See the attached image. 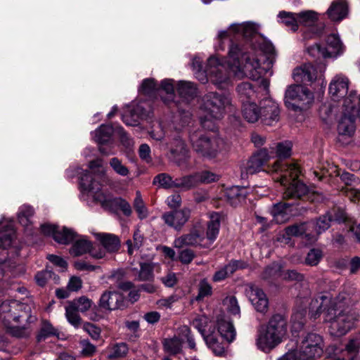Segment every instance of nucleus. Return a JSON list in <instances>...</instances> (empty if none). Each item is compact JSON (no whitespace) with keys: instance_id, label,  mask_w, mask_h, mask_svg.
Listing matches in <instances>:
<instances>
[{"instance_id":"f257e3e1","label":"nucleus","mask_w":360,"mask_h":360,"mask_svg":"<svg viewBox=\"0 0 360 360\" xmlns=\"http://www.w3.org/2000/svg\"><path fill=\"white\" fill-rule=\"evenodd\" d=\"M261 25L249 21V89L264 98L259 104L249 102V123L259 120L273 126L279 120L280 109L276 102L267 98L269 76L276 51L273 44L259 32Z\"/></svg>"},{"instance_id":"f03ea898","label":"nucleus","mask_w":360,"mask_h":360,"mask_svg":"<svg viewBox=\"0 0 360 360\" xmlns=\"http://www.w3.org/2000/svg\"><path fill=\"white\" fill-rule=\"evenodd\" d=\"M318 300H312L310 304L311 317L317 319L321 313L323 321L328 324L331 335L342 337L349 333L360 320V314L353 308L349 298L345 294H326Z\"/></svg>"},{"instance_id":"7ed1b4c3","label":"nucleus","mask_w":360,"mask_h":360,"mask_svg":"<svg viewBox=\"0 0 360 360\" xmlns=\"http://www.w3.org/2000/svg\"><path fill=\"white\" fill-rule=\"evenodd\" d=\"M248 22L231 25L226 30H221L217 34L219 49L224 51L225 40H229L227 65L235 77L241 79L246 75L248 47L245 45Z\"/></svg>"},{"instance_id":"20e7f679","label":"nucleus","mask_w":360,"mask_h":360,"mask_svg":"<svg viewBox=\"0 0 360 360\" xmlns=\"http://www.w3.org/2000/svg\"><path fill=\"white\" fill-rule=\"evenodd\" d=\"M287 336V317L281 314H275L266 325L259 328L255 342L259 349L269 352L283 342Z\"/></svg>"},{"instance_id":"39448f33","label":"nucleus","mask_w":360,"mask_h":360,"mask_svg":"<svg viewBox=\"0 0 360 360\" xmlns=\"http://www.w3.org/2000/svg\"><path fill=\"white\" fill-rule=\"evenodd\" d=\"M31 308L29 305L16 300L4 301L0 303V314L6 326L11 329L13 336L18 338L27 337L30 330L25 326L20 327L12 325V321L32 323L36 318L30 314Z\"/></svg>"},{"instance_id":"423d86ee","label":"nucleus","mask_w":360,"mask_h":360,"mask_svg":"<svg viewBox=\"0 0 360 360\" xmlns=\"http://www.w3.org/2000/svg\"><path fill=\"white\" fill-rule=\"evenodd\" d=\"M188 138L193 151L203 158L214 159L221 150L223 140L218 134H211L203 129H192L189 131Z\"/></svg>"},{"instance_id":"0eeeda50","label":"nucleus","mask_w":360,"mask_h":360,"mask_svg":"<svg viewBox=\"0 0 360 360\" xmlns=\"http://www.w3.org/2000/svg\"><path fill=\"white\" fill-rule=\"evenodd\" d=\"M273 170L281 172V184L285 185L289 181L288 178L291 180L283 193L285 198H300L307 193V186L297 180L300 170L296 164L282 165L281 161L278 160L273 165Z\"/></svg>"},{"instance_id":"6e6552de","label":"nucleus","mask_w":360,"mask_h":360,"mask_svg":"<svg viewBox=\"0 0 360 360\" xmlns=\"http://www.w3.org/2000/svg\"><path fill=\"white\" fill-rule=\"evenodd\" d=\"M356 116L360 117V94L357 95L356 91H351L344 99L343 115L338 125L340 135L351 136L354 134Z\"/></svg>"},{"instance_id":"1a4fd4ad","label":"nucleus","mask_w":360,"mask_h":360,"mask_svg":"<svg viewBox=\"0 0 360 360\" xmlns=\"http://www.w3.org/2000/svg\"><path fill=\"white\" fill-rule=\"evenodd\" d=\"M314 101V95L300 84L290 85L285 90L284 103L288 110L302 112L308 109Z\"/></svg>"},{"instance_id":"9d476101","label":"nucleus","mask_w":360,"mask_h":360,"mask_svg":"<svg viewBox=\"0 0 360 360\" xmlns=\"http://www.w3.org/2000/svg\"><path fill=\"white\" fill-rule=\"evenodd\" d=\"M173 245L178 249L184 247L207 248L208 243H205L204 227L200 223L195 224L188 233L176 238Z\"/></svg>"},{"instance_id":"9b49d317","label":"nucleus","mask_w":360,"mask_h":360,"mask_svg":"<svg viewBox=\"0 0 360 360\" xmlns=\"http://www.w3.org/2000/svg\"><path fill=\"white\" fill-rule=\"evenodd\" d=\"M298 349L307 360H315L323 354V338L319 334L309 333L304 336Z\"/></svg>"},{"instance_id":"f8f14e48","label":"nucleus","mask_w":360,"mask_h":360,"mask_svg":"<svg viewBox=\"0 0 360 360\" xmlns=\"http://www.w3.org/2000/svg\"><path fill=\"white\" fill-rule=\"evenodd\" d=\"M230 104L229 98L215 92H210L204 97V108L215 120H220L224 115L225 108Z\"/></svg>"},{"instance_id":"ddd939ff","label":"nucleus","mask_w":360,"mask_h":360,"mask_svg":"<svg viewBox=\"0 0 360 360\" xmlns=\"http://www.w3.org/2000/svg\"><path fill=\"white\" fill-rule=\"evenodd\" d=\"M323 68L316 67L311 63L304 64L295 68L292 73L294 80L297 83L308 85L323 76Z\"/></svg>"},{"instance_id":"4468645a","label":"nucleus","mask_w":360,"mask_h":360,"mask_svg":"<svg viewBox=\"0 0 360 360\" xmlns=\"http://www.w3.org/2000/svg\"><path fill=\"white\" fill-rule=\"evenodd\" d=\"M205 72L206 77L208 76L212 83L219 87H221V85L226 83L229 79V73L226 67L215 56L209 58Z\"/></svg>"},{"instance_id":"2eb2a0df","label":"nucleus","mask_w":360,"mask_h":360,"mask_svg":"<svg viewBox=\"0 0 360 360\" xmlns=\"http://www.w3.org/2000/svg\"><path fill=\"white\" fill-rule=\"evenodd\" d=\"M169 144L171 161L178 166L186 165L190 159V151L184 141L179 136H176Z\"/></svg>"},{"instance_id":"dca6fc26","label":"nucleus","mask_w":360,"mask_h":360,"mask_svg":"<svg viewBox=\"0 0 360 360\" xmlns=\"http://www.w3.org/2000/svg\"><path fill=\"white\" fill-rule=\"evenodd\" d=\"M41 232L46 236H51L54 240L60 244H69L76 238V233L70 229L63 227L61 229L58 226L50 224L41 225Z\"/></svg>"},{"instance_id":"f3484780","label":"nucleus","mask_w":360,"mask_h":360,"mask_svg":"<svg viewBox=\"0 0 360 360\" xmlns=\"http://www.w3.org/2000/svg\"><path fill=\"white\" fill-rule=\"evenodd\" d=\"M191 217V210L184 207L164 213L162 219L164 222L176 231H181Z\"/></svg>"},{"instance_id":"a211bd4d","label":"nucleus","mask_w":360,"mask_h":360,"mask_svg":"<svg viewBox=\"0 0 360 360\" xmlns=\"http://www.w3.org/2000/svg\"><path fill=\"white\" fill-rule=\"evenodd\" d=\"M153 184L165 189L178 188L181 191H188L186 176L173 179L169 174L160 173L154 177Z\"/></svg>"},{"instance_id":"6ab92c4d","label":"nucleus","mask_w":360,"mask_h":360,"mask_svg":"<svg viewBox=\"0 0 360 360\" xmlns=\"http://www.w3.org/2000/svg\"><path fill=\"white\" fill-rule=\"evenodd\" d=\"M188 191L198 186L200 184H210L219 180V175L209 171L202 170L186 175Z\"/></svg>"},{"instance_id":"aec40b11","label":"nucleus","mask_w":360,"mask_h":360,"mask_svg":"<svg viewBox=\"0 0 360 360\" xmlns=\"http://www.w3.org/2000/svg\"><path fill=\"white\" fill-rule=\"evenodd\" d=\"M348 13L347 2L345 0H335L331 2L325 14L331 21L340 22L347 17Z\"/></svg>"},{"instance_id":"412c9836","label":"nucleus","mask_w":360,"mask_h":360,"mask_svg":"<svg viewBox=\"0 0 360 360\" xmlns=\"http://www.w3.org/2000/svg\"><path fill=\"white\" fill-rule=\"evenodd\" d=\"M70 252L74 257H78L86 253H89L93 257L96 259L104 257V252L102 250L94 252L92 243L84 237L77 239L73 243Z\"/></svg>"},{"instance_id":"4be33fe9","label":"nucleus","mask_w":360,"mask_h":360,"mask_svg":"<svg viewBox=\"0 0 360 360\" xmlns=\"http://www.w3.org/2000/svg\"><path fill=\"white\" fill-rule=\"evenodd\" d=\"M207 347L212 349L216 356H223L226 354V349L230 342H227L224 339H220L218 333L212 330L208 336L204 339Z\"/></svg>"},{"instance_id":"5701e85b","label":"nucleus","mask_w":360,"mask_h":360,"mask_svg":"<svg viewBox=\"0 0 360 360\" xmlns=\"http://www.w3.org/2000/svg\"><path fill=\"white\" fill-rule=\"evenodd\" d=\"M349 88V79L343 75H337L331 80L329 85V93L334 99L343 97Z\"/></svg>"},{"instance_id":"b1692460","label":"nucleus","mask_w":360,"mask_h":360,"mask_svg":"<svg viewBox=\"0 0 360 360\" xmlns=\"http://www.w3.org/2000/svg\"><path fill=\"white\" fill-rule=\"evenodd\" d=\"M314 224L311 223L296 224L286 228V233L295 237L306 238L309 243L316 240V235L311 231Z\"/></svg>"},{"instance_id":"393cba45","label":"nucleus","mask_w":360,"mask_h":360,"mask_svg":"<svg viewBox=\"0 0 360 360\" xmlns=\"http://www.w3.org/2000/svg\"><path fill=\"white\" fill-rule=\"evenodd\" d=\"M100 305L111 311L128 307V302L124 301V294H102Z\"/></svg>"},{"instance_id":"a878e982","label":"nucleus","mask_w":360,"mask_h":360,"mask_svg":"<svg viewBox=\"0 0 360 360\" xmlns=\"http://www.w3.org/2000/svg\"><path fill=\"white\" fill-rule=\"evenodd\" d=\"M271 158L266 148H262L252 154L249 160V173L253 174L261 170L263 165Z\"/></svg>"},{"instance_id":"bb28decb","label":"nucleus","mask_w":360,"mask_h":360,"mask_svg":"<svg viewBox=\"0 0 360 360\" xmlns=\"http://www.w3.org/2000/svg\"><path fill=\"white\" fill-rule=\"evenodd\" d=\"M271 158L266 148H262L252 154L249 160V173L253 174L261 170L263 165Z\"/></svg>"},{"instance_id":"cd10ccee","label":"nucleus","mask_w":360,"mask_h":360,"mask_svg":"<svg viewBox=\"0 0 360 360\" xmlns=\"http://www.w3.org/2000/svg\"><path fill=\"white\" fill-rule=\"evenodd\" d=\"M245 268V263L241 260H231L224 268L216 271L213 276V281L218 282L231 276L238 269Z\"/></svg>"},{"instance_id":"c85d7f7f","label":"nucleus","mask_w":360,"mask_h":360,"mask_svg":"<svg viewBox=\"0 0 360 360\" xmlns=\"http://www.w3.org/2000/svg\"><path fill=\"white\" fill-rule=\"evenodd\" d=\"M220 228V215L214 212L211 214L210 219L207 224L205 243H208V248L216 240Z\"/></svg>"},{"instance_id":"c756f323","label":"nucleus","mask_w":360,"mask_h":360,"mask_svg":"<svg viewBox=\"0 0 360 360\" xmlns=\"http://www.w3.org/2000/svg\"><path fill=\"white\" fill-rule=\"evenodd\" d=\"M248 195L246 187L233 186L226 191L227 201L232 206H237L241 202H245Z\"/></svg>"},{"instance_id":"7c9ffc66","label":"nucleus","mask_w":360,"mask_h":360,"mask_svg":"<svg viewBox=\"0 0 360 360\" xmlns=\"http://www.w3.org/2000/svg\"><path fill=\"white\" fill-rule=\"evenodd\" d=\"M116 127L103 124L94 131V139L98 145L110 144L112 136L115 133Z\"/></svg>"},{"instance_id":"2f4dec72","label":"nucleus","mask_w":360,"mask_h":360,"mask_svg":"<svg viewBox=\"0 0 360 360\" xmlns=\"http://www.w3.org/2000/svg\"><path fill=\"white\" fill-rule=\"evenodd\" d=\"M218 335L220 339H224L227 342H231L236 336L235 329L231 322L224 319L217 320Z\"/></svg>"},{"instance_id":"473e14b6","label":"nucleus","mask_w":360,"mask_h":360,"mask_svg":"<svg viewBox=\"0 0 360 360\" xmlns=\"http://www.w3.org/2000/svg\"><path fill=\"white\" fill-rule=\"evenodd\" d=\"M326 44L327 47L325 49L328 51L329 58L336 57L344 51V46L337 34L328 35L326 39Z\"/></svg>"},{"instance_id":"72a5a7b5","label":"nucleus","mask_w":360,"mask_h":360,"mask_svg":"<svg viewBox=\"0 0 360 360\" xmlns=\"http://www.w3.org/2000/svg\"><path fill=\"white\" fill-rule=\"evenodd\" d=\"M98 238L108 252H116L120 247V240L119 238L114 234L99 233L98 234Z\"/></svg>"},{"instance_id":"f704fd0d","label":"nucleus","mask_w":360,"mask_h":360,"mask_svg":"<svg viewBox=\"0 0 360 360\" xmlns=\"http://www.w3.org/2000/svg\"><path fill=\"white\" fill-rule=\"evenodd\" d=\"M177 91L180 97L185 100L186 103L196 96V87L190 82H179L177 86Z\"/></svg>"},{"instance_id":"c9c22d12","label":"nucleus","mask_w":360,"mask_h":360,"mask_svg":"<svg viewBox=\"0 0 360 360\" xmlns=\"http://www.w3.org/2000/svg\"><path fill=\"white\" fill-rule=\"evenodd\" d=\"M80 188L85 192H96L100 190L99 184L96 181L89 171H85L80 177Z\"/></svg>"},{"instance_id":"e433bc0d","label":"nucleus","mask_w":360,"mask_h":360,"mask_svg":"<svg viewBox=\"0 0 360 360\" xmlns=\"http://www.w3.org/2000/svg\"><path fill=\"white\" fill-rule=\"evenodd\" d=\"M65 317L70 324L74 326L75 328H78L82 325V320L79 314V311L76 309L74 304H70L65 307Z\"/></svg>"},{"instance_id":"4c0bfd02","label":"nucleus","mask_w":360,"mask_h":360,"mask_svg":"<svg viewBox=\"0 0 360 360\" xmlns=\"http://www.w3.org/2000/svg\"><path fill=\"white\" fill-rule=\"evenodd\" d=\"M306 309H300L294 312L291 316V330L292 333L302 330L306 323Z\"/></svg>"},{"instance_id":"58836bf2","label":"nucleus","mask_w":360,"mask_h":360,"mask_svg":"<svg viewBox=\"0 0 360 360\" xmlns=\"http://www.w3.org/2000/svg\"><path fill=\"white\" fill-rule=\"evenodd\" d=\"M298 25L312 27L319 20V14L314 11H305L297 13Z\"/></svg>"},{"instance_id":"ea45409f","label":"nucleus","mask_w":360,"mask_h":360,"mask_svg":"<svg viewBox=\"0 0 360 360\" xmlns=\"http://www.w3.org/2000/svg\"><path fill=\"white\" fill-rule=\"evenodd\" d=\"M281 22L289 27L292 31H296L298 28L297 13L281 11L278 14Z\"/></svg>"},{"instance_id":"a19ab883","label":"nucleus","mask_w":360,"mask_h":360,"mask_svg":"<svg viewBox=\"0 0 360 360\" xmlns=\"http://www.w3.org/2000/svg\"><path fill=\"white\" fill-rule=\"evenodd\" d=\"M139 91L148 96H155L159 94V85L154 79H145L142 82Z\"/></svg>"},{"instance_id":"79ce46f5","label":"nucleus","mask_w":360,"mask_h":360,"mask_svg":"<svg viewBox=\"0 0 360 360\" xmlns=\"http://www.w3.org/2000/svg\"><path fill=\"white\" fill-rule=\"evenodd\" d=\"M165 350L172 355L179 354L182 350V341L179 338L165 339L163 343Z\"/></svg>"},{"instance_id":"37998d69","label":"nucleus","mask_w":360,"mask_h":360,"mask_svg":"<svg viewBox=\"0 0 360 360\" xmlns=\"http://www.w3.org/2000/svg\"><path fill=\"white\" fill-rule=\"evenodd\" d=\"M123 272L122 271H117L112 274L110 279L116 282L117 287L122 291H131L133 292L134 284L129 281L123 280Z\"/></svg>"},{"instance_id":"c03bdc74","label":"nucleus","mask_w":360,"mask_h":360,"mask_svg":"<svg viewBox=\"0 0 360 360\" xmlns=\"http://www.w3.org/2000/svg\"><path fill=\"white\" fill-rule=\"evenodd\" d=\"M332 219L331 214L327 213L320 217L315 223L310 222L314 224L311 229H315L316 233L314 234L316 236L327 230L330 226Z\"/></svg>"},{"instance_id":"a18cd8bd","label":"nucleus","mask_w":360,"mask_h":360,"mask_svg":"<svg viewBox=\"0 0 360 360\" xmlns=\"http://www.w3.org/2000/svg\"><path fill=\"white\" fill-rule=\"evenodd\" d=\"M292 143L290 141H284L276 143V156L280 160L286 159L291 155Z\"/></svg>"},{"instance_id":"49530a36","label":"nucleus","mask_w":360,"mask_h":360,"mask_svg":"<svg viewBox=\"0 0 360 360\" xmlns=\"http://www.w3.org/2000/svg\"><path fill=\"white\" fill-rule=\"evenodd\" d=\"M251 302L255 309L261 313H266L268 309L269 300L266 294H253Z\"/></svg>"},{"instance_id":"de8ad7c7","label":"nucleus","mask_w":360,"mask_h":360,"mask_svg":"<svg viewBox=\"0 0 360 360\" xmlns=\"http://www.w3.org/2000/svg\"><path fill=\"white\" fill-rule=\"evenodd\" d=\"M172 82V79H166L162 80L160 85H159V93L165 91L167 94L168 98H162L164 103L167 104H169L174 98V88Z\"/></svg>"},{"instance_id":"09e8293b","label":"nucleus","mask_w":360,"mask_h":360,"mask_svg":"<svg viewBox=\"0 0 360 360\" xmlns=\"http://www.w3.org/2000/svg\"><path fill=\"white\" fill-rule=\"evenodd\" d=\"M213 117H211L209 113L206 112L204 117L200 118V123L202 129L206 132L211 134H217L218 127L217 126V121Z\"/></svg>"},{"instance_id":"8fccbe9b","label":"nucleus","mask_w":360,"mask_h":360,"mask_svg":"<svg viewBox=\"0 0 360 360\" xmlns=\"http://www.w3.org/2000/svg\"><path fill=\"white\" fill-rule=\"evenodd\" d=\"M208 324V318L204 316H198L195 318L193 321V326L201 334L203 339H205L206 336H208L210 332H212L210 329H209V330H207Z\"/></svg>"},{"instance_id":"3c124183","label":"nucleus","mask_w":360,"mask_h":360,"mask_svg":"<svg viewBox=\"0 0 360 360\" xmlns=\"http://www.w3.org/2000/svg\"><path fill=\"white\" fill-rule=\"evenodd\" d=\"M179 336L186 340L190 349L196 351V344L191 329L187 326H183L179 328Z\"/></svg>"},{"instance_id":"603ef678","label":"nucleus","mask_w":360,"mask_h":360,"mask_svg":"<svg viewBox=\"0 0 360 360\" xmlns=\"http://www.w3.org/2000/svg\"><path fill=\"white\" fill-rule=\"evenodd\" d=\"M128 349H129L126 343H117L110 349L108 357L110 359H115L124 356L127 354Z\"/></svg>"},{"instance_id":"864d4df0","label":"nucleus","mask_w":360,"mask_h":360,"mask_svg":"<svg viewBox=\"0 0 360 360\" xmlns=\"http://www.w3.org/2000/svg\"><path fill=\"white\" fill-rule=\"evenodd\" d=\"M223 306L225 310L231 314L236 315L240 313V307L234 296H227L223 300Z\"/></svg>"},{"instance_id":"5fc2aeb1","label":"nucleus","mask_w":360,"mask_h":360,"mask_svg":"<svg viewBox=\"0 0 360 360\" xmlns=\"http://www.w3.org/2000/svg\"><path fill=\"white\" fill-rule=\"evenodd\" d=\"M109 164L115 172L120 176H126L129 174L128 168L117 158H111Z\"/></svg>"},{"instance_id":"6e6d98bb","label":"nucleus","mask_w":360,"mask_h":360,"mask_svg":"<svg viewBox=\"0 0 360 360\" xmlns=\"http://www.w3.org/2000/svg\"><path fill=\"white\" fill-rule=\"evenodd\" d=\"M68 302L70 304H74L76 309L82 313L89 310L92 305L91 300L86 296H82L77 300Z\"/></svg>"},{"instance_id":"4d7b16f0","label":"nucleus","mask_w":360,"mask_h":360,"mask_svg":"<svg viewBox=\"0 0 360 360\" xmlns=\"http://www.w3.org/2000/svg\"><path fill=\"white\" fill-rule=\"evenodd\" d=\"M134 207L141 219L147 217L148 211L141 198L140 192L139 191L136 192V197L134 201Z\"/></svg>"},{"instance_id":"13d9d810","label":"nucleus","mask_w":360,"mask_h":360,"mask_svg":"<svg viewBox=\"0 0 360 360\" xmlns=\"http://www.w3.org/2000/svg\"><path fill=\"white\" fill-rule=\"evenodd\" d=\"M14 234L11 233H5L0 236V247L3 248V251L4 252V255L0 257V264L4 263L6 260L7 253L5 252V250L11 246Z\"/></svg>"},{"instance_id":"bf43d9fd","label":"nucleus","mask_w":360,"mask_h":360,"mask_svg":"<svg viewBox=\"0 0 360 360\" xmlns=\"http://www.w3.org/2000/svg\"><path fill=\"white\" fill-rule=\"evenodd\" d=\"M307 52L313 58H329L328 52L324 47H321L319 44H315L307 48Z\"/></svg>"},{"instance_id":"052dcab7","label":"nucleus","mask_w":360,"mask_h":360,"mask_svg":"<svg viewBox=\"0 0 360 360\" xmlns=\"http://www.w3.org/2000/svg\"><path fill=\"white\" fill-rule=\"evenodd\" d=\"M322 252L319 249L313 248L307 254L305 263L310 266H316L322 258Z\"/></svg>"},{"instance_id":"680f3d73","label":"nucleus","mask_w":360,"mask_h":360,"mask_svg":"<svg viewBox=\"0 0 360 360\" xmlns=\"http://www.w3.org/2000/svg\"><path fill=\"white\" fill-rule=\"evenodd\" d=\"M192 67L193 70H196V77L202 82L205 83L207 81L206 78V72L202 71V62L198 58H195L192 61Z\"/></svg>"},{"instance_id":"e2e57ef3","label":"nucleus","mask_w":360,"mask_h":360,"mask_svg":"<svg viewBox=\"0 0 360 360\" xmlns=\"http://www.w3.org/2000/svg\"><path fill=\"white\" fill-rule=\"evenodd\" d=\"M115 134H117L119 136V138L120 139L122 144L126 148H130L131 147L133 146V145H134L133 139L126 133V131L124 130V129L122 127H120V126L116 127Z\"/></svg>"},{"instance_id":"0e129e2a","label":"nucleus","mask_w":360,"mask_h":360,"mask_svg":"<svg viewBox=\"0 0 360 360\" xmlns=\"http://www.w3.org/2000/svg\"><path fill=\"white\" fill-rule=\"evenodd\" d=\"M112 205L120 208L125 216H130L132 210L131 207L128 202L122 198H114L112 199Z\"/></svg>"},{"instance_id":"69168bd1","label":"nucleus","mask_w":360,"mask_h":360,"mask_svg":"<svg viewBox=\"0 0 360 360\" xmlns=\"http://www.w3.org/2000/svg\"><path fill=\"white\" fill-rule=\"evenodd\" d=\"M125 326L131 333L129 339L134 340L139 337V321H126Z\"/></svg>"},{"instance_id":"338daca9","label":"nucleus","mask_w":360,"mask_h":360,"mask_svg":"<svg viewBox=\"0 0 360 360\" xmlns=\"http://www.w3.org/2000/svg\"><path fill=\"white\" fill-rule=\"evenodd\" d=\"M195 254L191 249L186 248L179 252L178 259L184 264H190L195 258Z\"/></svg>"},{"instance_id":"774afa93","label":"nucleus","mask_w":360,"mask_h":360,"mask_svg":"<svg viewBox=\"0 0 360 360\" xmlns=\"http://www.w3.org/2000/svg\"><path fill=\"white\" fill-rule=\"evenodd\" d=\"M278 360H307L298 349L289 350Z\"/></svg>"}]
</instances>
